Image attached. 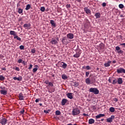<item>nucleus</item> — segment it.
<instances>
[{
  "mask_svg": "<svg viewBox=\"0 0 125 125\" xmlns=\"http://www.w3.org/2000/svg\"><path fill=\"white\" fill-rule=\"evenodd\" d=\"M62 78L63 80H67V79H68V76L65 74H62Z\"/></svg>",
  "mask_w": 125,
  "mask_h": 125,
  "instance_id": "nucleus-28",
  "label": "nucleus"
},
{
  "mask_svg": "<svg viewBox=\"0 0 125 125\" xmlns=\"http://www.w3.org/2000/svg\"><path fill=\"white\" fill-rule=\"evenodd\" d=\"M80 56L81 53H80V52H76V53L73 55V57H74V58H79Z\"/></svg>",
  "mask_w": 125,
  "mask_h": 125,
  "instance_id": "nucleus-14",
  "label": "nucleus"
},
{
  "mask_svg": "<svg viewBox=\"0 0 125 125\" xmlns=\"http://www.w3.org/2000/svg\"><path fill=\"white\" fill-rule=\"evenodd\" d=\"M20 48L21 50H24V45H21V46H20Z\"/></svg>",
  "mask_w": 125,
  "mask_h": 125,
  "instance_id": "nucleus-40",
  "label": "nucleus"
},
{
  "mask_svg": "<svg viewBox=\"0 0 125 125\" xmlns=\"http://www.w3.org/2000/svg\"><path fill=\"white\" fill-rule=\"evenodd\" d=\"M51 75L52 77H55V74H52Z\"/></svg>",
  "mask_w": 125,
  "mask_h": 125,
  "instance_id": "nucleus-59",
  "label": "nucleus"
},
{
  "mask_svg": "<svg viewBox=\"0 0 125 125\" xmlns=\"http://www.w3.org/2000/svg\"><path fill=\"white\" fill-rule=\"evenodd\" d=\"M105 116V114H100L98 115H97L96 116V119H100V118L102 117H104Z\"/></svg>",
  "mask_w": 125,
  "mask_h": 125,
  "instance_id": "nucleus-24",
  "label": "nucleus"
},
{
  "mask_svg": "<svg viewBox=\"0 0 125 125\" xmlns=\"http://www.w3.org/2000/svg\"><path fill=\"white\" fill-rule=\"evenodd\" d=\"M56 41H59V38H58V37H57V38H56Z\"/></svg>",
  "mask_w": 125,
  "mask_h": 125,
  "instance_id": "nucleus-62",
  "label": "nucleus"
},
{
  "mask_svg": "<svg viewBox=\"0 0 125 125\" xmlns=\"http://www.w3.org/2000/svg\"><path fill=\"white\" fill-rule=\"evenodd\" d=\"M36 68H33V73H36L37 71H38V68H39V66L38 65H35Z\"/></svg>",
  "mask_w": 125,
  "mask_h": 125,
  "instance_id": "nucleus-26",
  "label": "nucleus"
},
{
  "mask_svg": "<svg viewBox=\"0 0 125 125\" xmlns=\"http://www.w3.org/2000/svg\"><path fill=\"white\" fill-rule=\"evenodd\" d=\"M89 92H92L94 94L97 95V94H99V90L97 88H90L89 90Z\"/></svg>",
  "mask_w": 125,
  "mask_h": 125,
  "instance_id": "nucleus-1",
  "label": "nucleus"
},
{
  "mask_svg": "<svg viewBox=\"0 0 125 125\" xmlns=\"http://www.w3.org/2000/svg\"><path fill=\"white\" fill-rule=\"evenodd\" d=\"M22 64H23V65H25V61H22Z\"/></svg>",
  "mask_w": 125,
  "mask_h": 125,
  "instance_id": "nucleus-57",
  "label": "nucleus"
},
{
  "mask_svg": "<svg viewBox=\"0 0 125 125\" xmlns=\"http://www.w3.org/2000/svg\"><path fill=\"white\" fill-rule=\"evenodd\" d=\"M86 69L87 70H90L91 69V68H90V66H89V65H87V66H86Z\"/></svg>",
  "mask_w": 125,
  "mask_h": 125,
  "instance_id": "nucleus-44",
  "label": "nucleus"
},
{
  "mask_svg": "<svg viewBox=\"0 0 125 125\" xmlns=\"http://www.w3.org/2000/svg\"><path fill=\"white\" fill-rule=\"evenodd\" d=\"M1 70H3V71H5L6 70V68H5V67H3L1 68Z\"/></svg>",
  "mask_w": 125,
  "mask_h": 125,
  "instance_id": "nucleus-53",
  "label": "nucleus"
},
{
  "mask_svg": "<svg viewBox=\"0 0 125 125\" xmlns=\"http://www.w3.org/2000/svg\"><path fill=\"white\" fill-rule=\"evenodd\" d=\"M13 80H14L15 81H22V77L21 76H20L19 77H13Z\"/></svg>",
  "mask_w": 125,
  "mask_h": 125,
  "instance_id": "nucleus-17",
  "label": "nucleus"
},
{
  "mask_svg": "<svg viewBox=\"0 0 125 125\" xmlns=\"http://www.w3.org/2000/svg\"><path fill=\"white\" fill-rule=\"evenodd\" d=\"M109 111L111 113H114V112H115V108L113 107H110Z\"/></svg>",
  "mask_w": 125,
  "mask_h": 125,
  "instance_id": "nucleus-30",
  "label": "nucleus"
},
{
  "mask_svg": "<svg viewBox=\"0 0 125 125\" xmlns=\"http://www.w3.org/2000/svg\"><path fill=\"white\" fill-rule=\"evenodd\" d=\"M14 39H17L18 41L21 42V38L19 37L17 35H16L15 37H14Z\"/></svg>",
  "mask_w": 125,
  "mask_h": 125,
  "instance_id": "nucleus-31",
  "label": "nucleus"
},
{
  "mask_svg": "<svg viewBox=\"0 0 125 125\" xmlns=\"http://www.w3.org/2000/svg\"><path fill=\"white\" fill-rule=\"evenodd\" d=\"M40 106H42V104H39Z\"/></svg>",
  "mask_w": 125,
  "mask_h": 125,
  "instance_id": "nucleus-63",
  "label": "nucleus"
},
{
  "mask_svg": "<svg viewBox=\"0 0 125 125\" xmlns=\"http://www.w3.org/2000/svg\"><path fill=\"white\" fill-rule=\"evenodd\" d=\"M0 88H1V89H3L5 88V87H0Z\"/></svg>",
  "mask_w": 125,
  "mask_h": 125,
  "instance_id": "nucleus-61",
  "label": "nucleus"
},
{
  "mask_svg": "<svg viewBox=\"0 0 125 125\" xmlns=\"http://www.w3.org/2000/svg\"><path fill=\"white\" fill-rule=\"evenodd\" d=\"M112 63H113V64H115V63H117V61H112Z\"/></svg>",
  "mask_w": 125,
  "mask_h": 125,
  "instance_id": "nucleus-54",
  "label": "nucleus"
},
{
  "mask_svg": "<svg viewBox=\"0 0 125 125\" xmlns=\"http://www.w3.org/2000/svg\"><path fill=\"white\" fill-rule=\"evenodd\" d=\"M119 8H120V9H123V8H124V7H125V6L123 4H120L119 5Z\"/></svg>",
  "mask_w": 125,
  "mask_h": 125,
  "instance_id": "nucleus-34",
  "label": "nucleus"
},
{
  "mask_svg": "<svg viewBox=\"0 0 125 125\" xmlns=\"http://www.w3.org/2000/svg\"><path fill=\"white\" fill-rule=\"evenodd\" d=\"M18 12L19 14H21V13H23V10L21 8H19Z\"/></svg>",
  "mask_w": 125,
  "mask_h": 125,
  "instance_id": "nucleus-35",
  "label": "nucleus"
},
{
  "mask_svg": "<svg viewBox=\"0 0 125 125\" xmlns=\"http://www.w3.org/2000/svg\"><path fill=\"white\" fill-rule=\"evenodd\" d=\"M102 5L104 7H105V6H106V3L105 2L103 3Z\"/></svg>",
  "mask_w": 125,
  "mask_h": 125,
  "instance_id": "nucleus-51",
  "label": "nucleus"
},
{
  "mask_svg": "<svg viewBox=\"0 0 125 125\" xmlns=\"http://www.w3.org/2000/svg\"><path fill=\"white\" fill-rule=\"evenodd\" d=\"M22 62H23V60H22V59H19L18 61V63H22Z\"/></svg>",
  "mask_w": 125,
  "mask_h": 125,
  "instance_id": "nucleus-43",
  "label": "nucleus"
},
{
  "mask_svg": "<svg viewBox=\"0 0 125 125\" xmlns=\"http://www.w3.org/2000/svg\"><path fill=\"white\" fill-rule=\"evenodd\" d=\"M116 49L119 51V50H121V48L119 46H117L116 47Z\"/></svg>",
  "mask_w": 125,
  "mask_h": 125,
  "instance_id": "nucleus-42",
  "label": "nucleus"
},
{
  "mask_svg": "<svg viewBox=\"0 0 125 125\" xmlns=\"http://www.w3.org/2000/svg\"><path fill=\"white\" fill-rule=\"evenodd\" d=\"M93 80H95V79H93L92 80V81H90V79L89 78H86L85 80V82L86 83V84H92V83H93Z\"/></svg>",
  "mask_w": 125,
  "mask_h": 125,
  "instance_id": "nucleus-5",
  "label": "nucleus"
},
{
  "mask_svg": "<svg viewBox=\"0 0 125 125\" xmlns=\"http://www.w3.org/2000/svg\"><path fill=\"white\" fill-rule=\"evenodd\" d=\"M19 100H24V96H23V94L22 93H20L19 94Z\"/></svg>",
  "mask_w": 125,
  "mask_h": 125,
  "instance_id": "nucleus-12",
  "label": "nucleus"
},
{
  "mask_svg": "<svg viewBox=\"0 0 125 125\" xmlns=\"http://www.w3.org/2000/svg\"><path fill=\"white\" fill-rule=\"evenodd\" d=\"M118 83V80L117 79H114L113 81L112 84H116V83Z\"/></svg>",
  "mask_w": 125,
  "mask_h": 125,
  "instance_id": "nucleus-36",
  "label": "nucleus"
},
{
  "mask_svg": "<svg viewBox=\"0 0 125 125\" xmlns=\"http://www.w3.org/2000/svg\"><path fill=\"white\" fill-rule=\"evenodd\" d=\"M77 1H78V2H81V1H82V0H76Z\"/></svg>",
  "mask_w": 125,
  "mask_h": 125,
  "instance_id": "nucleus-58",
  "label": "nucleus"
},
{
  "mask_svg": "<svg viewBox=\"0 0 125 125\" xmlns=\"http://www.w3.org/2000/svg\"><path fill=\"white\" fill-rule=\"evenodd\" d=\"M117 83L118 84H122V83H123V79L119 78L117 80Z\"/></svg>",
  "mask_w": 125,
  "mask_h": 125,
  "instance_id": "nucleus-23",
  "label": "nucleus"
},
{
  "mask_svg": "<svg viewBox=\"0 0 125 125\" xmlns=\"http://www.w3.org/2000/svg\"><path fill=\"white\" fill-rule=\"evenodd\" d=\"M41 99L40 98L39 99H36L35 100V102H36V103H38V102H39V101H40Z\"/></svg>",
  "mask_w": 125,
  "mask_h": 125,
  "instance_id": "nucleus-47",
  "label": "nucleus"
},
{
  "mask_svg": "<svg viewBox=\"0 0 125 125\" xmlns=\"http://www.w3.org/2000/svg\"><path fill=\"white\" fill-rule=\"evenodd\" d=\"M67 101H68L67 99H63L62 101V106H64V105L67 103Z\"/></svg>",
  "mask_w": 125,
  "mask_h": 125,
  "instance_id": "nucleus-15",
  "label": "nucleus"
},
{
  "mask_svg": "<svg viewBox=\"0 0 125 125\" xmlns=\"http://www.w3.org/2000/svg\"><path fill=\"white\" fill-rule=\"evenodd\" d=\"M89 74H90V72L89 71H86L85 72V76L87 78L88 77V76H89Z\"/></svg>",
  "mask_w": 125,
  "mask_h": 125,
  "instance_id": "nucleus-39",
  "label": "nucleus"
},
{
  "mask_svg": "<svg viewBox=\"0 0 125 125\" xmlns=\"http://www.w3.org/2000/svg\"><path fill=\"white\" fill-rule=\"evenodd\" d=\"M24 112H25V110L24 109H23L20 111V113H21V114H24Z\"/></svg>",
  "mask_w": 125,
  "mask_h": 125,
  "instance_id": "nucleus-50",
  "label": "nucleus"
},
{
  "mask_svg": "<svg viewBox=\"0 0 125 125\" xmlns=\"http://www.w3.org/2000/svg\"><path fill=\"white\" fill-rule=\"evenodd\" d=\"M117 72L118 73V74H122V73L125 74V69L121 67L120 68L117 70Z\"/></svg>",
  "mask_w": 125,
  "mask_h": 125,
  "instance_id": "nucleus-7",
  "label": "nucleus"
},
{
  "mask_svg": "<svg viewBox=\"0 0 125 125\" xmlns=\"http://www.w3.org/2000/svg\"><path fill=\"white\" fill-rule=\"evenodd\" d=\"M0 124L2 125H5L7 124V120L6 119V118H2L1 120H0Z\"/></svg>",
  "mask_w": 125,
  "mask_h": 125,
  "instance_id": "nucleus-4",
  "label": "nucleus"
},
{
  "mask_svg": "<svg viewBox=\"0 0 125 125\" xmlns=\"http://www.w3.org/2000/svg\"><path fill=\"white\" fill-rule=\"evenodd\" d=\"M108 82H109V83H112V82H111V79H108Z\"/></svg>",
  "mask_w": 125,
  "mask_h": 125,
  "instance_id": "nucleus-60",
  "label": "nucleus"
},
{
  "mask_svg": "<svg viewBox=\"0 0 125 125\" xmlns=\"http://www.w3.org/2000/svg\"><path fill=\"white\" fill-rule=\"evenodd\" d=\"M113 101L115 102H118L119 101V100H118V99L117 98H115L113 99Z\"/></svg>",
  "mask_w": 125,
  "mask_h": 125,
  "instance_id": "nucleus-46",
  "label": "nucleus"
},
{
  "mask_svg": "<svg viewBox=\"0 0 125 125\" xmlns=\"http://www.w3.org/2000/svg\"><path fill=\"white\" fill-rule=\"evenodd\" d=\"M81 113V111L80 110V109L77 108H73L72 109V115L74 116H78Z\"/></svg>",
  "mask_w": 125,
  "mask_h": 125,
  "instance_id": "nucleus-2",
  "label": "nucleus"
},
{
  "mask_svg": "<svg viewBox=\"0 0 125 125\" xmlns=\"http://www.w3.org/2000/svg\"><path fill=\"white\" fill-rule=\"evenodd\" d=\"M5 80V77H3L2 75L0 76V81H4Z\"/></svg>",
  "mask_w": 125,
  "mask_h": 125,
  "instance_id": "nucleus-33",
  "label": "nucleus"
},
{
  "mask_svg": "<svg viewBox=\"0 0 125 125\" xmlns=\"http://www.w3.org/2000/svg\"><path fill=\"white\" fill-rule=\"evenodd\" d=\"M33 68V65L32 64H30L29 67H28V70H31Z\"/></svg>",
  "mask_w": 125,
  "mask_h": 125,
  "instance_id": "nucleus-45",
  "label": "nucleus"
},
{
  "mask_svg": "<svg viewBox=\"0 0 125 125\" xmlns=\"http://www.w3.org/2000/svg\"><path fill=\"white\" fill-rule=\"evenodd\" d=\"M62 44H68V39H66V37H63L62 39Z\"/></svg>",
  "mask_w": 125,
  "mask_h": 125,
  "instance_id": "nucleus-9",
  "label": "nucleus"
},
{
  "mask_svg": "<svg viewBox=\"0 0 125 125\" xmlns=\"http://www.w3.org/2000/svg\"><path fill=\"white\" fill-rule=\"evenodd\" d=\"M10 34L11 35V36H14V37H16V36H17L16 32L12 30L10 31Z\"/></svg>",
  "mask_w": 125,
  "mask_h": 125,
  "instance_id": "nucleus-25",
  "label": "nucleus"
},
{
  "mask_svg": "<svg viewBox=\"0 0 125 125\" xmlns=\"http://www.w3.org/2000/svg\"><path fill=\"white\" fill-rule=\"evenodd\" d=\"M50 24L52 27H56V23H55L54 20L50 21Z\"/></svg>",
  "mask_w": 125,
  "mask_h": 125,
  "instance_id": "nucleus-20",
  "label": "nucleus"
},
{
  "mask_svg": "<svg viewBox=\"0 0 125 125\" xmlns=\"http://www.w3.org/2000/svg\"><path fill=\"white\" fill-rule=\"evenodd\" d=\"M31 53H36V49L35 48L32 49L31 51Z\"/></svg>",
  "mask_w": 125,
  "mask_h": 125,
  "instance_id": "nucleus-38",
  "label": "nucleus"
},
{
  "mask_svg": "<svg viewBox=\"0 0 125 125\" xmlns=\"http://www.w3.org/2000/svg\"><path fill=\"white\" fill-rule=\"evenodd\" d=\"M66 37L67 39L73 40V39H74V34H73V33H69L67 34Z\"/></svg>",
  "mask_w": 125,
  "mask_h": 125,
  "instance_id": "nucleus-10",
  "label": "nucleus"
},
{
  "mask_svg": "<svg viewBox=\"0 0 125 125\" xmlns=\"http://www.w3.org/2000/svg\"><path fill=\"white\" fill-rule=\"evenodd\" d=\"M95 16L96 17V19H98L101 17V14L99 12L96 13H95Z\"/></svg>",
  "mask_w": 125,
  "mask_h": 125,
  "instance_id": "nucleus-18",
  "label": "nucleus"
},
{
  "mask_svg": "<svg viewBox=\"0 0 125 125\" xmlns=\"http://www.w3.org/2000/svg\"><path fill=\"white\" fill-rule=\"evenodd\" d=\"M118 53H121V54L122 53H124V51L123 50H120L118 51Z\"/></svg>",
  "mask_w": 125,
  "mask_h": 125,
  "instance_id": "nucleus-49",
  "label": "nucleus"
},
{
  "mask_svg": "<svg viewBox=\"0 0 125 125\" xmlns=\"http://www.w3.org/2000/svg\"><path fill=\"white\" fill-rule=\"evenodd\" d=\"M50 43L53 45H56L58 43V42L56 40V39L54 38H52V40L50 41Z\"/></svg>",
  "mask_w": 125,
  "mask_h": 125,
  "instance_id": "nucleus-6",
  "label": "nucleus"
},
{
  "mask_svg": "<svg viewBox=\"0 0 125 125\" xmlns=\"http://www.w3.org/2000/svg\"><path fill=\"white\" fill-rule=\"evenodd\" d=\"M61 65L63 69H66L67 68V64L63 62H61Z\"/></svg>",
  "mask_w": 125,
  "mask_h": 125,
  "instance_id": "nucleus-13",
  "label": "nucleus"
},
{
  "mask_svg": "<svg viewBox=\"0 0 125 125\" xmlns=\"http://www.w3.org/2000/svg\"><path fill=\"white\" fill-rule=\"evenodd\" d=\"M0 92L1 94H3V95H6L7 94V91L6 90H1Z\"/></svg>",
  "mask_w": 125,
  "mask_h": 125,
  "instance_id": "nucleus-19",
  "label": "nucleus"
},
{
  "mask_svg": "<svg viewBox=\"0 0 125 125\" xmlns=\"http://www.w3.org/2000/svg\"><path fill=\"white\" fill-rule=\"evenodd\" d=\"M111 63H112V61H108L107 62L104 64V67H110Z\"/></svg>",
  "mask_w": 125,
  "mask_h": 125,
  "instance_id": "nucleus-16",
  "label": "nucleus"
},
{
  "mask_svg": "<svg viewBox=\"0 0 125 125\" xmlns=\"http://www.w3.org/2000/svg\"><path fill=\"white\" fill-rule=\"evenodd\" d=\"M49 110H44V113H45V114H48V113H49Z\"/></svg>",
  "mask_w": 125,
  "mask_h": 125,
  "instance_id": "nucleus-48",
  "label": "nucleus"
},
{
  "mask_svg": "<svg viewBox=\"0 0 125 125\" xmlns=\"http://www.w3.org/2000/svg\"><path fill=\"white\" fill-rule=\"evenodd\" d=\"M24 28H29L31 27V24L30 23H25L23 25Z\"/></svg>",
  "mask_w": 125,
  "mask_h": 125,
  "instance_id": "nucleus-27",
  "label": "nucleus"
},
{
  "mask_svg": "<svg viewBox=\"0 0 125 125\" xmlns=\"http://www.w3.org/2000/svg\"><path fill=\"white\" fill-rule=\"evenodd\" d=\"M15 70L18 71H20V69L19 68V67H16Z\"/></svg>",
  "mask_w": 125,
  "mask_h": 125,
  "instance_id": "nucleus-52",
  "label": "nucleus"
},
{
  "mask_svg": "<svg viewBox=\"0 0 125 125\" xmlns=\"http://www.w3.org/2000/svg\"><path fill=\"white\" fill-rule=\"evenodd\" d=\"M31 9V5L30 4H28L26 5L25 9L26 10H29V9Z\"/></svg>",
  "mask_w": 125,
  "mask_h": 125,
  "instance_id": "nucleus-32",
  "label": "nucleus"
},
{
  "mask_svg": "<svg viewBox=\"0 0 125 125\" xmlns=\"http://www.w3.org/2000/svg\"><path fill=\"white\" fill-rule=\"evenodd\" d=\"M83 116H88V114H85V113H83Z\"/></svg>",
  "mask_w": 125,
  "mask_h": 125,
  "instance_id": "nucleus-55",
  "label": "nucleus"
},
{
  "mask_svg": "<svg viewBox=\"0 0 125 125\" xmlns=\"http://www.w3.org/2000/svg\"><path fill=\"white\" fill-rule=\"evenodd\" d=\"M67 125H73L72 124H67Z\"/></svg>",
  "mask_w": 125,
  "mask_h": 125,
  "instance_id": "nucleus-64",
  "label": "nucleus"
},
{
  "mask_svg": "<svg viewBox=\"0 0 125 125\" xmlns=\"http://www.w3.org/2000/svg\"><path fill=\"white\" fill-rule=\"evenodd\" d=\"M94 123H95V121L93 119H90L88 121L89 125H92L93 124H94Z\"/></svg>",
  "mask_w": 125,
  "mask_h": 125,
  "instance_id": "nucleus-21",
  "label": "nucleus"
},
{
  "mask_svg": "<svg viewBox=\"0 0 125 125\" xmlns=\"http://www.w3.org/2000/svg\"><path fill=\"white\" fill-rule=\"evenodd\" d=\"M66 8H70L71 7V4H67L66 5Z\"/></svg>",
  "mask_w": 125,
  "mask_h": 125,
  "instance_id": "nucleus-41",
  "label": "nucleus"
},
{
  "mask_svg": "<svg viewBox=\"0 0 125 125\" xmlns=\"http://www.w3.org/2000/svg\"><path fill=\"white\" fill-rule=\"evenodd\" d=\"M55 114L56 116H60V115H61V112L60 110H56L55 112Z\"/></svg>",
  "mask_w": 125,
  "mask_h": 125,
  "instance_id": "nucleus-29",
  "label": "nucleus"
},
{
  "mask_svg": "<svg viewBox=\"0 0 125 125\" xmlns=\"http://www.w3.org/2000/svg\"><path fill=\"white\" fill-rule=\"evenodd\" d=\"M40 10H41L42 12H44V11H45V8L44 7H41Z\"/></svg>",
  "mask_w": 125,
  "mask_h": 125,
  "instance_id": "nucleus-37",
  "label": "nucleus"
},
{
  "mask_svg": "<svg viewBox=\"0 0 125 125\" xmlns=\"http://www.w3.org/2000/svg\"><path fill=\"white\" fill-rule=\"evenodd\" d=\"M44 83L47 84V86H51V87H53L54 86L53 83L51 82H49L48 80H45L44 82Z\"/></svg>",
  "mask_w": 125,
  "mask_h": 125,
  "instance_id": "nucleus-3",
  "label": "nucleus"
},
{
  "mask_svg": "<svg viewBox=\"0 0 125 125\" xmlns=\"http://www.w3.org/2000/svg\"><path fill=\"white\" fill-rule=\"evenodd\" d=\"M120 45H124V46H125V43H121Z\"/></svg>",
  "mask_w": 125,
  "mask_h": 125,
  "instance_id": "nucleus-56",
  "label": "nucleus"
},
{
  "mask_svg": "<svg viewBox=\"0 0 125 125\" xmlns=\"http://www.w3.org/2000/svg\"><path fill=\"white\" fill-rule=\"evenodd\" d=\"M84 11L86 13V14H91V11L87 7H84Z\"/></svg>",
  "mask_w": 125,
  "mask_h": 125,
  "instance_id": "nucleus-11",
  "label": "nucleus"
},
{
  "mask_svg": "<svg viewBox=\"0 0 125 125\" xmlns=\"http://www.w3.org/2000/svg\"><path fill=\"white\" fill-rule=\"evenodd\" d=\"M67 96L69 99H73V94L72 93H68L67 94Z\"/></svg>",
  "mask_w": 125,
  "mask_h": 125,
  "instance_id": "nucleus-22",
  "label": "nucleus"
},
{
  "mask_svg": "<svg viewBox=\"0 0 125 125\" xmlns=\"http://www.w3.org/2000/svg\"><path fill=\"white\" fill-rule=\"evenodd\" d=\"M114 119H115V116L114 115H111V116L110 118H107L106 119V122L107 123H112V122H113V120H114Z\"/></svg>",
  "mask_w": 125,
  "mask_h": 125,
  "instance_id": "nucleus-8",
  "label": "nucleus"
}]
</instances>
